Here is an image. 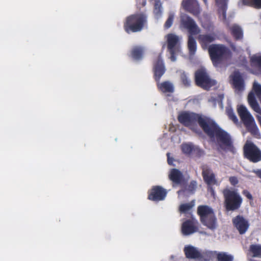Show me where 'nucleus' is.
<instances>
[{
	"label": "nucleus",
	"instance_id": "1",
	"mask_svg": "<svg viewBox=\"0 0 261 261\" xmlns=\"http://www.w3.org/2000/svg\"><path fill=\"white\" fill-rule=\"evenodd\" d=\"M179 121L185 125L190 126L198 122L205 133L211 138H216L223 149L231 148L232 142L229 135L219 128L215 122L207 118H202L191 113H183L178 116Z\"/></svg>",
	"mask_w": 261,
	"mask_h": 261
},
{
	"label": "nucleus",
	"instance_id": "2",
	"mask_svg": "<svg viewBox=\"0 0 261 261\" xmlns=\"http://www.w3.org/2000/svg\"><path fill=\"white\" fill-rule=\"evenodd\" d=\"M181 25L187 28L191 34L189 36L188 46L190 55H193L196 50V42L191 35L198 34L199 29L193 19L187 15L183 14L181 16Z\"/></svg>",
	"mask_w": 261,
	"mask_h": 261
},
{
	"label": "nucleus",
	"instance_id": "3",
	"mask_svg": "<svg viewBox=\"0 0 261 261\" xmlns=\"http://www.w3.org/2000/svg\"><path fill=\"white\" fill-rule=\"evenodd\" d=\"M224 197V205L227 211H235L238 209L242 202V198L235 191L225 189L223 191Z\"/></svg>",
	"mask_w": 261,
	"mask_h": 261
},
{
	"label": "nucleus",
	"instance_id": "4",
	"mask_svg": "<svg viewBox=\"0 0 261 261\" xmlns=\"http://www.w3.org/2000/svg\"><path fill=\"white\" fill-rule=\"evenodd\" d=\"M197 213L200 216L201 222L204 225L212 229L216 227V219L211 207L207 205L199 206L197 208Z\"/></svg>",
	"mask_w": 261,
	"mask_h": 261
},
{
	"label": "nucleus",
	"instance_id": "5",
	"mask_svg": "<svg viewBox=\"0 0 261 261\" xmlns=\"http://www.w3.org/2000/svg\"><path fill=\"white\" fill-rule=\"evenodd\" d=\"M145 17L142 14L133 15L127 17L124 24L125 30L136 32L140 31L145 22Z\"/></svg>",
	"mask_w": 261,
	"mask_h": 261
},
{
	"label": "nucleus",
	"instance_id": "6",
	"mask_svg": "<svg viewBox=\"0 0 261 261\" xmlns=\"http://www.w3.org/2000/svg\"><path fill=\"white\" fill-rule=\"evenodd\" d=\"M208 52L215 65L228 53V50L223 45L214 44L209 47Z\"/></svg>",
	"mask_w": 261,
	"mask_h": 261
},
{
	"label": "nucleus",
	"instance_id": "7",
	"mask_svg": "<svg viewBox=\"0 0 261 261\" xmlns=\"http://www.w3.org/2000/svg\"><path fill=\"white\" fill-rule=\"evenodd\" d=\"M195 80L197 85L208 90L216 84L214 80L210 79L204 69L197 71L195 74Z\"/></svg>",
	"mask_w": 261,
	"mask_h": 261
},
{
	"label": "nucleus",
	"instance_id": "8",
	"mask_svg": "<svg viewBox=\"0 0 261 261\" xmlns=\"http://www.w3.org/2000/svg\"><path fill=\"white\" fill-rule=\"evenodd\" d=\"M245 156L253 162L261 160L260 150L251 142H247L244 147Z\"/></svg>",
	"mask_w": 261,
	"mask_h": 261
},
{
	"label": "nucleus",
	"instance_id": "9",
	"mask_svg": "<svg viewBox=\"0 0 261 261\" xmlns=\"http://www.w3.org/2000/svg\"><path fill=\"white\" fill-rule=\"evenodd\" d=\"M168 42V48L170 54H171V60L173 62L176 61L174 54L179 50L178 42L179 37L175 34H170L166 36Z\"/></svg>",
	"mask_w": 261,
	"mask_h": 261
},
{
	"label": "nucleus",
	"instance_id": "10",
	"mask_svg": "<svg viewBox=\"0 0 261 261\" xmlns=\"http://www.w3.org/2000/svg\"><path fill=\"white\" fill-rule=\"evenodd\" d=\"M232 222L235 228L241 234L245 233L249 227L248 220L242 216H237L234 217Z\"/></svg>",
	"mask_w": 261,
	"mask_h": 261
},
{
	"label": "nucleus",
	"instance_id": "11",
	"mask_svg": "<svg viewBox=\"0 0 261 261\" xmlns=\"http://www.w3.org/2000/svg\"><path fill=\"white\" fill-rule=\"evenodd\" d=\"M166 191L160 186L153 187L149 194L148 198L154 201H159L164 199L166 196Z\"/></svg>",
	"mask_w": 261,
	"mask_h": 261
},
{
	"label": "nucleus",
	"instance_id": "12",
	"mask_svg": "<svg viewBox=\"0 0 261 261\" xmlns=\"http://www.w3.org/2000/svg\"><path fill=\"white\" fill-rule=\"evenodd\" d=\"M182 5L185 10L195 15H197L200 12L197 0H183Z\"/></svg>",
	"mask_w": 261,
	"mask_h": 261
},
{
	"label": "nucleus",
	"instance_id": "13",
	"mask_svg": "<svg viewBox=\"0 0 261 261\" xmlns=\"http://www.w3.org/2000/svg\"><path fill=\"white\" fill-rule=\"evenodd\" d=\"M184 252L186 257L188 258L198 259L202 256L200 251L197 248L191 245L185 246Z\"/></svg>",
	"mask_w": 261,
	"mask_h": 261
},
{
	"label": "nucleus",
	"instance_id": "14",
	"mask_svg": "<svg viewBox=\"0 0 261 261\" xmlns=\"http://www.w3.org/2000/svg\"><path fill=\"white\" fill-rule=\"evenodd\" d=\"M232 83L237 90L242 91L244 89V80L238 71H235L231 76Z\"/></svg>",
	"mask_w": 261,
	"mask_h": 261
},
{
	"label": "nucleus",
	"instance_id": "15",
	"mask_svg": "<svg viewBox=\"0 0 261 261\" xmlns=\"http://www.w3.org/2000/svg\"><path fill=\"white\" fill-rule=\"evenodd\" d=\"M196 222L194 220H187L182 224L181 231L184 235H190L197 231L195 225Z\"/></svg>",
	"mask_w": 261,
	"mask_h": 261
},
{
	"label": "nucleus",
	"instance_id": "16",
	"mask_svg": "<svg viewBox=\"0 0 261 261\" xmlns=\"http://www.w3.org/2000/svg\"><path fill=\"white\" fill-rule=\"evenodd\" d=\"M243 122L248 131L251 134L254 135L258 134V129L253 116L249 117L248 119L245 120Z\"/></svg>",
	"mask_w": 261,
	"mask_h": 261
},
{
	"label": "nucleus",
	"instance_id": "17",
	"mask_svg": "<svg viewBox=\"0 0 261 261\" xmlns=\"http://www.w3.org/2000/svg\"><path fill=\"white\" fill-rule=\"evenodd\" d=\"M165 68L163 64L162 59L159 57L157 61L154 65V74L156 77H158L159 79L161 76L164 73Z\"/></svg>",
	"mask_w": 261,
	"mask_h": 261
},
{
	"label": "nucleus",
	"instance_id": "18",
	"mask_svg": "<svg viewBox=\"0 0 261 261\" xmlns=\"http://www.w3.org/2000/svg\"><path fill=\"white\" fill-rule=\"evenodd\" d=\"M203 176L205 182L209 185H213L216 184L217 181L215 178V175L210 170L203 171Z\"/></svg>",
	"mask_w": 261,
	"mask_h": 261
},
{
	"label": "nucleus",
	"instance_id": "19",
	"mask_svg": "<svg viewBox=\"0 0 261 261\" xmlns=\"http://www.w3.org/2000/svg\"><path fill=\"white\" fill-rule=\"evenodd\" d=\"M237 110L242 121H244L245 120L248 119L249 117L252 116L246 107L243 105L239 106Z\"/></svg>",
	"mask_w": 261,
	"mask_h": 261
},
{
	"label": "nucleus",
	"instance_id": "20",
	"mask_svg": "<svg viewBox=\"0 0 261 261\" xmlns=\"http://www.w3.org/2000/svg\"><path fill=\"white\" fill-rule=\"evenodd\" d=\"M237 110L242 121H244L245 120L248 119L249 117L252 116L246 107L243 105L239 106Z\"/></svg>",
	"mask_w": 261,
	"mask_h": 261
},
{
	"label": "nucleus",
	"instance_id": "21",
	"mask_svg": "<svg viewBox=\"0 0 261 261\" xmlns=\"http://www.w3.org/2000/svg\"><path fill=\"white\" fill-rule=\"evenodd\" d=\"M144 49L142 47H134L131 53L132 58L136 60H139L142 58Z\"/></svg>",
	"mask_w": 261,
	"mask_h": 261
},
{
	"label": "nucleus",
	"instance_id": "22",
	"mask_svg": "<svg viewBox=\"0 0 261 261\" xmlns=\"http://www.w3.org/2000/svg\"><path fill=\"white\" fill-rule=\"evenodd\" d=\"M159 89L163 92H172L174 87L172 83L169 82H165L158 84Z\"/></svg>",
	"mask_w": 261,
	"mask_h": 261
},
{
	"label": "nucleus",
	"instance_id": "23",
	"mask_svg": "<svg viewBox=\"0 0 261 261\" xmlns=\"http://www.w3.org/2000/svg\"><path fill=\"white\" fill-rule=\"evenodd\" d=\"M169 177L173 182L178 183L182 178V174L179 170L173 169L170 172Z\"/></svg>",
	"mask_w": 261,
	"mask_h": 261
},
{
	"label": "nucleus",
	"instance_id": "24",
	"mask_svg": "<svg viewBox=\"0 0 261 261\" xmlns=\"http://www.w3.org/2000/svg\"><path fill=\"white\" fill-rule=\"evenodd\" d=\"M230 29L232 35L237 39H239L242 37L243 32L239 26L236 24H233Z\"/></svg>",
	"mask_w": 261,
	"mask_h": 261
},
{
	"label": "nucleus",
	"instance_id": "25",
	"mask_svg": "<svg viewBox=\"0 0 261 261\" xmlns=\"http://www.w3.org/2000/svg\"><path fill=\"white\" fill-rule=\"evenodd\" d=\"M251 60L253 65L257 68L261 73V55H254L252 56Z\"/></svg>",
	"mask_w": 261,
	"mask_h": 261
},
{
	"label": "nucleus",
	"instance_id": "26",
	"mask_svg": "<svg viewBox=\"0 0 261 261\" xmlns=\"http://www.w3.org/2000/svg\"><path fill=\"white\" fill-rule=\"evenodd\" d=\"M250 251L253 253V257H261V245H252L250 246Z\"/></svg>",
	"mask_w": 261,
	"mask_h": 261
},
{
	"label": "nucleus",
	"instance_id": "27",
	"mask_svg": "<svg viewBox=\"0 0 261 261\" xmlns=\"http://www.w3.org/2000/svg\"><path fill=\"white\" fill-rule=\"evenodd\" d=\"M195 203L194 201L188 203L182 204L179 206V211L181 213H187L192 209Z\"/></svg>",
	"mask_w": 261,
	"mask_h": 261
},
{
	"label": "nucleus",
	"instance_id": "28",
	"mask_svg": "<svg viewBox=\"0 0 261 261\" xmlns=\"http://www.w3.org/2000/svg\"><path fill=\"white\" fill-rule=\"evenodd\" d=\"M217 259L218 261H232L233 257L225 252H221L217 254Z\"/></svg>",
	"mask_w": 261,
	"mask_h": 261
},
{
	"label": "nucleus",
	"instance_id": "29",
	"mask_svg": "<svg viewBox=\"0 0 261 261\" xmlns=\"http://www.w3.org/2000/svg\"><path fill=\"white\" fill-rule=\"evenodd\" d=\"M181 150L185 154H189L195 151V148L193 145L190 143L184 144L181 145Z\"/></svg>",
	"mask_w": 261,
	"mask_h": 261
},
{
	"label": "nucleus",
	"instance_id": "30",
	"mask_svg": "<svg viewBox=\"0 0 261 261\" xmlns=\"http://www.w3.org/2000/svg\"><path fill=\"white\" fill-rule=\"evenodd\" d=\"M227 1V0H216L217 4L218 5V6L220 7L221 9L223 19H225L226 17L225 10Z\"/></svg>",
	"mask_w": 261,
	"mask_h": 261
},
{
	"label": "nucleus",
	"instance_id": "31",
	"mask_svg": "<svg viewBox=\"0 0 261 261\" xmlns=\"http://www.w3.org/2000/svg\"><path fill=\"white\" fill-rule=\"evenodd\" d=\"M214 36L211 35H200L199 40L203 44H206L212 42L214 40Z\"/></svg>",
	"mask_w": 261,
	"mask_h": 261
},
{
	"label": "nucleus",
	"instance_id": "32",
	"mask_svg": "<svg viewBox=\"0 0 261 261\" xmlns=\"http://www.w3.org/2000/svg\"><path fill=\"white\" fill-rule=\"evenodd\" d=\"M161 3L159 0H155L154 13L156 17H160L161 14Z\"/></svg>",
	"mask_w": 261,
	"mask_h": 261
},
{
	"label": "nucleus",
	"instance_id": "33",
	"mask_svg": "<svg viewBox=\"0 0 261 261\" xmlns=\"http://www.w3.org/2000/svg\"><path fill=\"white\" fill-rule=\"evenodd\" d=\"M174 18V13L173 12H170L169 14V17L165 23V27L166 28L168 29L171 27Z\"/></svg>",
	"mask_w": 261,
	"mask_h": 261
},
{
	"label": "nucleus",
	"instance_id": "34",
	"mask_svg": "<svg viewBox=\"0 0 261 261\" xmlns=\"http://www.w3.org/2000/svg\"><path fill=\"white\" fill-rule=\"evenodd\" d=\"M244 4H248L250 3L256 8H261V0H243Z\"/></svg>",
	"mask_w": 261,
	"mask_h": 261
},
{
	"label": "nucleus",
	"instance_id": "35",
	"mask_svg": "<svg viewBox=\"0 0 261 261\" xmlns=\"http://www.w3.org/2000/svg\"><path fill=\"white\" fill-rule=\"evenodd\" d=\"M227 113L230 119H231L234 122H238L237 117L234 115V113L231 109H228L227 110Z\"/></svg>",
	"mask_w": 261,
	"mask_h": 261
},
{
	"label": "nucleus",
	"instance_id": "36",
	"mask_svg": "<svg viewBox=\"0 0 261 261\" xmlns=\"http://www.w3.org/2000/svg\"><path fill=\"white\" fill-rule=\"evenodd\" d=\"M229 180H230V182L231 183V184L233 185H236L238 182L237 178L234 177H230Z\"/></svg>",
	"mask_w": 261,
	"mask_h": 261
},
{
	"label": "nucleus",
	"instance_id": "37",
	"mask_svg": "<svg viewBox=\"0 0 261 261\" xmlns=\"http://www.w3.org/2000/svg\"><path fill=\"white\" fill-rule=\"evenodd\" d=\"M182 82L185 85H189L190 83V81L188 80L187 77L184 75L182 77Z\"/></svg>",
	"mask_w": 261,
	"mask_h": 261
},
{
	"label": "nucleus",
	"instance_id": "38",
	"mask_svg": "<svg viewBox=\"0 0 261 261\" xmlns=\"http://www.w3.org/2000/svg\"><path fill=\"white\" fill-rule=\"evenodd\" d=\"M254 172L255 173L257 176H258L261 178V170L254 171Z\"/></svg>",
	"mask_w": 261,
	"mask_h": 261
},
{
	"label": "nucleus",
	"instance_id": "39",
	"mask_svg": "<svg viewBox=\"0 0 261 261\" xmlns=\"http://www.w3.org/2000/svg\"><path fill=\"white\" fill-rule=\"evenodd\" d=\"M167 155H168V163L169 164H172V161L171 160V159L169 156V153H168Z\"/></svg>",
	"mask_w": 261,
	"mask_h": 261
},
{
	"label": "nucleus",
	"instance_id": "40",
	"mask_svg": "<svg viewBox=\"0 0 261 261\" xmlns=\"http://www.w3.org/2000/svg\"><path fill=\"white\" fill-rule=\"evenodd\" d=\"M191 185L193 186V188L195 187L196 186V183L195 181H192L191 183Z\"/></svg>",
	"mask_w": 261,
	"mask_h": 261
},
{
	"label": "nucleus",
	"instance_id": "41",
	"mask_svg": "<svg viewBox=\"0 0 261 261\" xmlns=\"http://www.w3.org/2000/svg\"><path fill=\"white\" fill-rule=\"evenodd\" d=\"M210 100H212L213 101H214V106H216V101H216V99H215V98H214L212 97V98H211V99L210 100Z\"/></svg>",
	"mask_w": 261,
	"mask_h": 261
},
{
	"label": "nucleus",
	"instance_id": "42",
	"mask_svg": "<svg viewBox=\"0 0 261 261\" xmlns=\"http://www.w3.org/2000/svg\"><path fill=\"white\" fill-rule=\"evenodd\" d=\"M246 196L248 197V198H249V199H251L252 198L251 195L250 193H247Z\"/></svg>",
	"mask_w": 261,
	"mask_h": 261
},
{
	"label": "nucleus",
	"instance_id": "43",
	"mask_svg": "<svg viewBox=\"0 0 261 261\" xmlns=\"http://www.w3.org/2000/svg\"><path fill=\"white\" fill-rule=\"evenodd\" d=\"M203 2H204V3H205V4H206V3H207V1H206V0H203Z\"/></svg>",
	"mask_w": 261,
	"mask_h": 261
},
{
	"label": "nucleus",
	"instance_id": "44",
	"mask_svg": "<svg viewBox=\"0 0 261 261\" xmlns=\"http://www.w3.org/2000/svg\"><path fill=\"white\" fill-rule=\"evenodd\" d=\"M232 48L235 50H236V48L234 47V46H233V45H232Z\"/></svg>",
	"mask_w": 261,
	"mask_h": 261
},
{
	"label": "nucleus",
	"instance_id": "45",
	"mask_svg": "<svg viewBox=\"0 0 261 261\" xmlns=\"http://www.w3.org/2000/svg\"><path fill=\"white\" fill-rule=\"evenodd\" d=\"M220 105H221V107H222V102H220Z\"/></svg>",
	"mask_w": 261,
	"mask_h": 261
}]
</instances>
